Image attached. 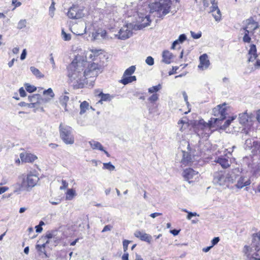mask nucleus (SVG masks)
Wrapping results in <instances>:
<instances>
[{
	"instance_id": "obj_58",
	"label": "nucleus",
	"mask_w": 260,
	"mask_h": 260,
	"mask_svg": "<svg viewBox=\"0 0 260 260\" xmlns=\"http://www.w3.org/2000/svg\"><path fill=\"white\" fill-rule=\"evenodd\" d=\"M249 56H250L248 58L249 62L253 61L257 57V55H249Z\"/></svg>"
},
{
	"instance_id": "obj_2",
	"label": "nucleus",
	"mask_w": 260,
	"mask_h": 260,
	"mask_svg": "<svg viewBox=\"0 0 260 260\" xmlns=\"http://www.w3.org/2000/svg\"><path fill=\"white\" fill-rule=\"evenodd\" d=\"M226 104L225 103L222 105H219L215 107L212 111L213 114L216 117L211 118V120L208 123L205 122L203 120H201L199 123V127L201 129L209 128L213 126V124L218 125L220 123V121H222L226 117Z\"/></svg>"
},
{
	"instance_id": "obj_7",
	"label": "nucleus",
	"mask_w": 260,
	"mask_h": 260,
	"mask_svg": "<svg viewBox=\"0 0 260 260\" xmlns=\"http://www.w3.org/2000/svg\"><path fill=\"white\" fill-rule=\"evenodd\" d=\"M28 100L30 102L28 105L30 108H34V112H36L40 105L48 103L50 99L49 98H43L39 94H33L28 96Z\"/></svg>"
},
{
	"instance_id": "obj_1",
	"label": "nucleus",
	"mask_w": 260,
	"mask_h": 260,
	"mask_svg": "<svg viewBox=\"0 0 260 260\" xmlns=\"http://www.w3.org/2000/svg\"><path fill=\"white\" fill-rule=\"evenodd\" d=\"M87 62L76 57L68 67V77L74 88L83 87L89 78H95L101 72V67L93 62L85 69Z\"/></svg>"
},
{
	"instance_id": "obj_36",
	"label": "nucleus",
	"mask_w": 260,
	"mask_h": 260,
	"mask_svg": "<svg viewBox=\"0 0 260 260\" xmlns=\"http://www.w3.org/2000/svg\"><path fill=\"white\" fill-rule=\"evenodd\" d=\"M43 95H50V99H51V98H53L54 96V94L53 93V90L50 88H48L47 90H45L44 91H43Z\"/></svg>"
},
{
	"instance_id": "obj_40",
	"label": "nucleus",
	"mask_w": 260,
	"mask_h": 260,
	"mask_svg": "<svg viewBox=\"0 0 260 260\" xmlns=\"http://www.w3.org/2000/svg\"><path fill=\"white\" fill-rule=\"evenodd\" d=\"M55 3L52 1V4L49 8V15L53 17L54 16V11L55 10V7H54Z\"/></svg>"
},
{
	"instance_id": "obj_56",
	"label": "nucleus",
	"mask_w": 260,
	"mask_h": 260,
	"mask_svg": "<svg viewBox=\"0 0 260 260\" xmlns=\"http://www.w3.org/2000/svg\"><path fill=\"white\" fill-rule=\"evenodd\" d=\"M28 105H29V103H26L24 102H21L18 104V105L19 106H21V107L27 106L29 108H30V107Z\"/></svg>"
},
{
	"instance_id": "obj_44",
	"label": "nucleus",
	"mask_w": 260,
	"mask_h": 260,
	"mask_svg": "<svg viewBox=\"0 0 260 260\" xmlns=\"http://www.w3.org/2000/svg\"><path fill=\"white\" fill-rule=\"evenodd\" d=\"M190 34L191 37L195 39H199L202 36L201 32H199L198 33L196 34L194 32L191 31Z\"/></svg>"
},
{
	"instance_id": "obj_39",
	"label": "nucleus",
	"mask_w": 260,
	"mask_h": 260,
	"mask_svg": "<svg viewBox=\"0 0 260 260\" xmlns=\"http://www.w3.org/2000/svg\"><path fill=\"white\" fill-rule=\"evenodd\" d=\"M158 99V95L156 93L153 94L148 98V101L151 103L155 102Z\"/></svg>"
},
{
	"instance_id": "obj_22",
	"label": "nucleus",
	"mask_w": 260,
	"mask_h": 260,
	"mask_svg": "<svg viewBox=\"0 0 260 260\" xmlns=\"http://www.w3.org/2000/svg\"><path fill=\"white\" fill-rule=\"evenodd\" d=\"M136 77L135 76H127L122 77V78L120 80V82L123 85H126L133 81H136Z\"/></svg>"
},
{
	"instance_id": "obj_11",
	"label": "nucleus",
	"mask_w": 260,
	"mask_h": 260,
	"mask_svg": "<svg viewBox=\"0 0 260 260\" xmlns=\"http://www.w3.org/2000/svg\"><path fill=\"white\" fill-rule=\"evenodd\" d=\"M183 176L189 183L194 182L198 178L199 172L191 168H187L184 170Z\"/></svg>"
},
{
	"instance_id": "obj_38",
	"label": "nucleus",
	"mask_w": 260,
	"mask_h": 260,
	"mask_svg": "<svg viewBox=\"0 0 260 260\" xmlns=\"http://www.w3.org/2000/svg\"><path fill=\"white\" fill-rule=\"evenodd\" d=\"M26 21L25 19L20 20L18 23V28L22 29L26 26Z\"/></svg>"
},
{
	"instance_id": "obj_50",
	"label": "nucleus",
	"mask_w": 260,
	"mask_h": 260,
	"mask_svg": "<svg viewBox=\"0 0 260 260\" xmlns=\"http://www.w3.org/2000/svg\"><path fill=\"white\" fill-rule=\"evenodd\" d=\"M112 226L110 224L107 225L105 226L102 232L104 233L107 231H110L112 230Z\"/></svg>"
},
{
	"instance_id": "obj_17",
	"label": "nucleus",
	"mask_w": 260,
	"mask_h": 260,
	"mask_svg": "<svg viewBox=\"0 0 260 260\" xmlns=\"http://www.w3.org/2000/svg\"><path fill=\"white\" fill-rule=\"evenodd\" d=\"M20 157L22 161L26 162H34L37 158V157L36 155L31 153H21L20 154Z\"/></svg>"
},
{
	"instance_id": "obj_5",
	"label": "nucleus",
	"mask_w": 260,
	"mask_h": 260,
	"mask_svg": "<svg viewBox=\"0 0 260 260\" xmlns=\"http://www.w3.org/2000/svg\"><path fill=\"white\" fill-rule=\"evenodd\" d=\"M251 246H244L245 253H247L250 250L251 252V249L254 248L255 251L251 254V260H260V234L253 235Z\"/></svg>"
},
{
	"instance_id": "obj_62",
	"label": "nucleus",
	"mask_w": 260,
	"mask_h": 260,
	"mask_svg": "<svg viewBox=\"0 0 260 260\" xmlns=\"http://www.w3.org/2000/svg\"><path fill=\"white\" fill-rule=\"evenodd\" d=\"M35 228L36 230V232L37 233H41L43 230V228H42V226L39 225L36 226Z\"/></svg>"
},
{
	"instance_id": "obj_35",
	"label": "nucleus",
	"mask_w": 260,
	"mask_h": 260,
	"mask_svg": "<svg viewBox=\"0 0 260 260\" xmlns=\"http://www.w3.org/2000/svg\"><path fill=\"white\" fill-rule=\"evenodd\" d=\"M25 88L27 91L29 92H32L36 90V87L33 85H31L28 83H25L24 84Z\"/></svg>"
},
{
	"instance_id": "obj_18",
	"label": "nucleus",
	"mask_w": 260,
	"mask_h": 260,
	"mask_svg": "<svg viewBox=\"0 0 260 260\" xmlns=\"http://www.w3.org/2000/svg\"><path fill=\"white\" fill-rule=\"evenodd\" d=\"M200 63L198 66L199 68L202 69H207L210 64V61L208 59V55L206 54H203L200 57Z\"/></svg>"
},
{
	"instance_id": "obj_53",
	"label": "nucleus",
	"mask_w": 260,
	"mask_h": 260,
	"mask_svg": "<svg viewBox=\"0 0 260 260\" xmlns=\"http://www.w3.org/2000/svg\"><path fill=\"white\" fill-rule=\"evenodd\" d=\"M46 243L44 244H43L42 245H36V248L38 250L42 251V250H44L45 248V246L46 245Z\"/></svg>"
},
{
	"instance_id": "obj_34",
	"label": "nucleus",
	"mask_w": 260,
	"mask_h": 260,
	"mask_svg": "<svg viewBox=\"0 0 260 260\" xmlns=\"http://www.w3.org/2000/svg\"><path fill=\"white\" fill-rule=\"evenodd\" d=\"M104 169H107L109 171H114L115 169V167L110 162L103 164Z\"/></svg>"
},
{
	"instance_id": "obj_47",
	"label": "nucleus",
	"mask_w": 260,
	"mask_h": 260,
	"mask_svg": "<svg viewBox=\"0 0 260 260\" xmlns=\"http://www.w3.org/2000/svg\"><path fill=\"white\" fill-rule=\"evenodd\" d=\"M61 183H62V186H61L60 187V189L63 190V189H65L66 188H67L68 186V183L64 180H62Z\"/></svg>"
},
{
	"instance_id": "obj_6",
	"label": "nucleus",
	"mask_w": 260,
	"mask_h": 260,
	"mask_svg": "<svg viewBox=\"0 0 260 260\" xmlns=\"http://www.w3.org/2000/svg\"><path fill=\"white\" fill-rule=\"evenodd\" d=\"M59 128L60 136L63 142L66 144L71 145L74 144V137L73 135L72 127L60 123Z\"/></svg>"
},
{
	"instance_id": "obj_9",
	"label": "nucleus",
	"mask_w": 260,
	"mask_h": 260,
	"mask_svg": "<svg viewBox=\"0 0 260 260\" xmlns=\"http://www.w3.org/2000/svg\"><path fill=\"white\" fill-rule=\"evenodd\" d=\"M170 7L171 5L169 3H160L159 2L152 4L150 7L151 10L153 9L154 11L159 12L161 16L169 13Z\"/></svg>"
},
{
	"instance_id": "obj_26",
	"label": "nucleus",
	"mask_w": 260,
	"mask_h": 260,
	"mask_svg": "<svg viewBox=\"0 0 260 260\" xmlns=\"http://www.w3.org/2000/svg\"><path fill=\"white\" fill-rule=\"evenodd\" d=\"M30 70L32 73L36 76V77L39 78H42L44 77V75L42 74L41 72L39 70V69L36 68L34 67H31L30 68Z\"/></svg>"
},
{
	"instance_id": "obj_41",
	"label": "nucleus",
	"mask_w": 260,
	"mask_h": 260,
	"mask_svg": "<svg viewBox=\"0 0 260 260\" xmlns=\"http://www.w3.org/2000/svg\"><path fill=\"white\" fill-rule=\"evenodd\" d=\"M62 38L64 41H69L71 39V36L70 34H66L63 30H62Z\"/></svg>"
},
{
	"instance_id": "obj_10",
	"label": "nucleus",
	"mask_w": 260,
	"mask_h": 260,
	"mask_svg": "<svg viewBox=\"0 0 260 260\" xmlns=\"http://www.w3.org/2000/svg\"><path fill=\"white\" fill-rule=\"evenodd\" d=\"M188 151H182V158L181 163L182 165L193 166L196 165L194 161V156L190 154V147L189 144L187 145Z\"/></svg>"
},
{
	"instance_id": "obj_49",
	"label": "nucleus",
	"mask_w": 260,
	"mask_h": 260,
	"mask_svg": "<svg viewBox=\"0 0 260 260\" xmlns=\"http://www.w3.org/2000/svg\"><path fill=\"white\" fill-rule=\"evenodd\" d=\"M19 92L20 95L21 97H25L26 96V93L23 87H21L19 89Z\"/></svg>"
},
{
	"instance_id": "obj_61",
	"label": "nucleus",
	"mask_w": 260,
	"mask_h": 260,
	"mask_svg": "<svg viewBox=\"0 0 260 260\" xmlns=\"http://www.w3.org/2000/svg\"><path fill=\"white\" fill-rule=\"evenodd\" d=\"M161 215V213L155 212V213H151L150 215V216L152 218H154L156 217V216H159V215Z\"/></svg>"
},
{
	"instance_id": "obj_25",
	"label": "nucleus",
	"mask_w": 260,
	"mask_h": 260,
	"mask_svg": "<svg viewBox=\"0 0 260 260\" xmlns=\"http://www.w3.org/2000/svg\"><path fill=\"white\" fill-rule=\"evenodd\" d=\"M98 95L101 97V100L99 101L100 103L102 101H110L113 98V96L110 94H105L102 92H100Z\"/></svg>"
},
{
	"instance_id": "obj_46",
	"label": "nucleus",
	"mask_w": 260,
	"mask_h": 260,
	"mask_svg": "<svg viewBox=\"0 0 260 260\" xmlns=\"http://www.w3.org/2000/svg\"><path fill=\"white\" fill-rule=\"evenodd\" d=\"M150 20L148 16H146L144 17H142V23L141 24H149Z\"/></svg>"
},
{
	"instance_id": "obj_64",
	"label": "nucleus",
	"mask_w": 260,
	"mask_h": 260,
	"mask_svg": "<svg viewBox=\"0 0 260 260\" xmlns=\"http://www.w3.org/2000/svg\"><path fill=\"white\" fill-rule=\"evenodd\" d=\"M122 260H128V253H124L123 255L122 256Z\"/></svg>"
},
{
	"instance_id": "obj_63",
	"label": "nucleus",
	"mask_w": 260,
	"mask_h": 260,
	"mask_svg": "<svg viewBox=\"0 0 260 260\" xmlns=\"http://www.w3.org/2000/svg\"><path fill=\"white\" fill-rule=\"evenodd\" d=\"M171 233L174 236H176V235H178L179 233V231L177 230H176V229H174V230H171L170 231Z\"/></svg>"
},
{
	"instance_id": "obj_19",
	"label": "nucleus",
	"mask_w": 260,
	"mask_h": 260,
	"mask_svg": "<svg viewBox=\"0 0 260 260\" xmlns=\"http://www.w3.org/2000/svg\"><path fill=\"white\" fill-rule=\"evenodd\" d=\"M251 183L250 180L245 177H241L237 181L236 186L238 188H242L247 186Z\"/></svg>"
},
{
	"instance_id": "obj_24",
	"label": "nucleus",
	"mask_w": 260,
	"mask_h": 260,
	"mask_svg": "<svg viewBox=\"0 0 260 260\" xmlns=\"http://www.w3.org/2000/svg\"><path fill=\"white\" fill-rule=\"evenodd\" d=\"M69 100V97L67 95L61 96L60 98V103L61 105L64 107V110L66 111H68L69 110L68 109L67 102Z\"/></svg>"
},
{
	"instance_id": "obj_23",
	"label": "nucleus",
	"mask_w": 260,
	"mask_h": 260,
	"mask_svg": "<svg viewBox=\"0 0 260 260\" xmlns=\"http://www.w3.org/2000/svg\"><path fill=\"white\" fill-rule=\"evenodd\" d=\"M89 143L91 146V147L93 149H98L100 150H104V148L102 144L94 140H92L89 142Z\"/></svg>"
},
{
	"instance_id": "obj_37",
	"label": "nucleus",
	"mask_w": 260,
	"mask_h": 260,
	"mask_svg": "<svg viewBox=\"0 0 260 260\" xmlns=\"http://www.w3.org/2000/svg\"><path fill=\"white\" fill-rule=\"evenodd\" d=\"M249 55H257L255 45L252 44L250 46V48L249 50Z\"/></svg>"
},
{
	"instance_id": "obj_31",
	"label": "nucleus",
	"mask_w": 260,
	"mask_h": 260,
	"mask_svg": "<svg viewBox=\"0 0 260 260\" xmlns=\"http://www.w3.org/2000/svg\"><path fill=\"white\" fill-rule=\"evenodd\" d=\"M75 196V191L73 189H69L68 190L66 194V199L68 200H71Z\"/></svg>"
},
{
	"instance_id": "obj_32",
	"label": "nucleus",
	"mask_w": 260,
	"mask_h": 260,
	"mask_svg": "<svg viewBox=\"0 0 260 260\" xmlns=\"http://www.w3.org/2000/svg\"><path fill=\"white\" fill-rule=\"evenodd\" d=\"M161 88V85L160 84H158L156 86H152L148 88V92L150 93H153L154 92H157Z\"/></svg>"
},
{
	"instance_id": "obj_57",
	"label": "nucleus",
	"mask_w": 260,
	"mask_h": 260,
	"mask_svg": "<svg viewBox=\"0 0 260 260\" xmlns=\"http://www.w3.org/2000/svg\"><path fill=\"white\" fill-rule=\"evenodd\" d=\"M8 190V187L4 186V187H0V194L6 192L7 190Z\"/></svg>"
},
{
	"instance_id": "obj_27",
	"label": "nucleus",
	"mask_w": 260,
	"mask_h": 260,
	"mask_svg": "<svg viewBox=\"0 0 260 260\" xmlns=\"http://www.w3.org/2000/svg\"><path fill=\"white\" fill-rule=\"evenodd\" d=\"M239 121L241 124H245L248 121V116L246 112L239 114Z\"/></svg>"
},
{
	"instance_id": "obj_52",
	"label": "nucleus",
	"mask_w": 260,
	"mask_h": 260,
	"mask_svg": "<svg viewBox=\"0 0 260 260\" xmlns=\"http://www.w3.org/2000/svg\"><path fill=\"white\" fill-rule=\"evenodd\" d=\"M219 240H220V239H219V237L214 238L211 241V242H212L211 246H212V247H213L214 245H215L216 244H217L218 243V242L219 241Z\"/></svg>"
},
{
	"instance_id": "obj_60",
	"label": "nucleus",
	"mask_w": 260,
	"mask_h": 260,
	"mask_svg": "<svg viewBox=\"0 0 260 260\" xmlns=\"http://www.w3.org/2000/svg\"><path fill=\"white\" fill-rule=\"evenodd\" d=\"M180 43V42L178 41V40H175V41H174V42L172 44V47L171 48L173 49H175V47L176 46V45Z\"/></svg>"
},
{
	"instance_id": "obj_48",
	"label": "nucleus",
	"mask_w": 260,
	"mask_h": 260,
	"mask_svg": "<svg viewBox=\"0 0 260 260\" xmlns=\"http://www.w3.org/2000/svg\"><path fill=\"white\" fill-rule=\"evenodd\" d=\"M199 216V215L196 212H188V215H187L186 218L188 220H190V219H191V218L192 216Z\"/></svg>"
},
{
	"instance_id": "obj_12",
	"label": "nucleus",
	"mask_w": 260,
	"mask_h": 260,
	"mask_svg": "<svg viewBox=\"0 0 260 260\" xmlns=\"http://www.w3.org/2000/svg\"><path fill=\"white\" fill-rule=\"evenodd\" d=\"M259 27V25L257 22L254 21L252 18H250L245 21V26L241 28V30L248 31L252 35L254 34V31Z\"/></svg>"
},
{
	"instance_id": "obj_20",
	"label": "nucleus",
	"mask_w": 260,
	"mask_h": 260,
	"mask_svg": "<svg viewBox=\"0 0 260 260\" xmlns=\"http://www.w3.org/2000/svg\"><path fill=\"white\" fill-rule=\"evenodd\" d=\"M218 163L223 168H228L230 166L231 162L229 159L224 157H219L215 161Z\"/></svg>"
},
{
	"instance_id": "obj_28",
	"label": "nucleus",
	"mask_w": 260,
	"mask_h": 260,
	"mask_svg": "<svg viewBox=\"0 0 260 260\" xmlns=\"http://www.w3.org/2000/svg\"><path fill=\"white\" fill-rule=\"evenodd\" d=\"M136 70V67L135 66H132L127 69L123 75V77L132 76V75L135 72Z\"/></svg>"
},
{
	"instance_id": "obj_4",
	"label": "nucleus",
	"mask_w": 260,
	"mask_h": 260,
	"mask_svg": "<svg viewBox=\"0 0 260 260\" xmlns=\"http://www.w3.org/2000/svg\"><path fill=\"white\" fill-rule=\"evenodd\" d=\"M213 176V183L220 186L228 185L235 180V177L230 173H225L223 171L215 172Z\"/></svg>"
},
{
	"instance_id": "obj_42",
	"label": "nucleus",
	"mask_w": 260,
	"mask_h": 260,
	"mask_svg": "<svg viewBox=\"0 0 260 260\" xmlns=\"http://www.w3.org/2000/svg\"><path fill=\"white\" fill-rule=\"evenodd\" d=\"M130 242H131L130 241H128L127 240H124L123 241V251H124V253H127L126 252V251L128 248V245Z\"/></svg>"
},
{
	"instance_id": "obj_13",
	"label": "nucleus",
	"mask_w": 260,
	"mask_h": 260,
	"mask_svg": "<svg viewBox=\"0 0 260 260\" xmlns=\"http://www.w3.org/2000/svg\"><path fill=\"white\" fill-rule=\"evenodd\" d=\"M211 3L212 4V6L210 7L209 13L212 14V16L216 21H220L221 14L218 7L217 2L215 0H211Z\"/></svg>"
},
{
	"instance_id": "obj_16",
	"label": "nucleus",
	"mask_w": 260,
	"mask_h": 260,
	"mask_svg": "<svg viewBox=\"0 0 260 260\" xmlns=\"http://www.w3.org/2000/svg\"><path fill=\"white\" fill-rule=\"evenodd\" d=\"M92 37L93 40H100L107 38L106 30L102 29H98L95 32H93Z\"/></svg>"
},
{
	"instance_id": "obj_43",
	"label": "nucleus",
	"mask_w": 260,
	"mask_h": 260,
	"mask_svg": "<svg viewBox=\"0 0 260 260\" xmlns=\"http://www.w3.org/2000/svg\"><path fill=\"white\" fill-rule=\"evenodd\" d=\"M145 62L148 65L152 66L154 64V59L151 56H148L146 58Z\"/></svg>"
},
{
	"instance_id": "obj_30",
	"label": "nucleus",
	"mask_w": 260,
	"mask_h": 260,
	"mask_svg": "<svg viewBox=\"0 0 260 260\" xmlns=\"http://www.w3.org/2000/svg\"><path fill=\"white\" fill-rule=\"evenodd\" d=\"M244 36L243 37V41L245 43H250L251 41V38L250 36L253 35L251 32L248 31L244 30Z\"/></svg>"
},
{
	"instance_id": "obj_59",
	"label": "nucleus",
	"mask_w": 260,
	"mask_h": 260,
	"mask_svg": "<svg viewBox=\"0 0 260 260\" xmlns=\"http://www.w3.org/2000/svg\"><path fill=\"white\" fill-rule=\"evenodd\" d=\"M180 43V42L178 41V40H175V41H174V42L172 44V47L171 48L173 49H175V47L176 46V45Z\"/></svg>"
},
{
	"instance_id": "obj_15",
	"label": "nucleus",
	"mask_w": 260,
	"mask_h": 260,
	"mask_svg": "<svg viewBox=\"0 0 260 260\" xmlns=\"http://www.w3.org/2000/svg\"><path fill=\"white\" fill-rule=\"evenodd\" d=\"M134 236L136 237L139 238L141 240L147 242L148 243H150L152 240V237L151 235L139 230L135 231L134 233Z\"/></svg>"
},
{
	"instance_id": "obj_54",
	"label": "nucleus",
	"mask_w": 260,
	"mask_h": 260,
	"mask_svg": "<svg viewBox=\"0 0 260 260\" xmlns=\"http://www.w3.org/2000/svg\"><path fill=\"white\" fill-rule=\"evenodd\" d=\"M26 50L25 49H24L22 51V52L20 56L21 60H24L26 58Z\"/></svg>"
},
{
	"instance_id": "obj_21",
	"label": "nucleus",
	"mask_w": 260,
	"mask_h": 260,
	"mask_svg": "<svg viewBox=\"0 0 260 260\" xmlns=\"http://www.w3.org/2000/svg\"><path fill=\"white\" fill-rule=\"evenodd\" d=\"M172 58V54L168 50L164 51L162 53V61L167 64H169L171 62Z\"/></svg>"
},
{
	"instance_id": "obj_3",
	"label": "nucleus",
	"mask_w": 260,
	"mask_h": 260,
	"mask_svg": "<svg viewBox=\"0 0 260 260\" xmlns=\"http://www.w3.org/2000/svg\"><path fill=\"white\" fill-rule=\"evenodd\" d=\"M39 180V177L32 172L26 175L22 174L18 177V182L15 185L17 191L28 190L36 186Z\"/></svg>"
},
{
	"instance_id": "obj_55",
	"label": "nucleus",
	"mask_w": 260,
	"mask_h": 260,
	"mask_svg": "<svg viewBox=\"0 0 260 260\" xmlns=\"http://www.w3.org/2000/svg\"><path fill=\"white\" fill-rule=\"evenodd\" d=\"M50 62H51V64H52V68H55V61H54L53 57L52 56V54H51L50 55Z\"/></svg>"
},
{
	"instance_id": "obj_33",
	"label": "nucleus",
	"mask_w": 260,
	"mask_h": 260,
	"mask_svg": "<svg viewBox=\"0 0 260 260\" xmlns=\"http://www.w3.org/2000/svg\"><path fill=\"white\" fill-rule=\"evenodd\" d=\"M45 237L47 239V240L46 242V244H49L50 243L52 242V240H53V241L55 242V241L54 240L55 237L51 233H47Z\"/></svg>"
},
{
	"instance_id": "obj_14",
	"label": "nucleus",
	"mask_w": 260,
	"mask_h": 260,
	"mask_svg": "<svg viewBox=\"0 0 260 260\" xmlns=\"http://www.w3.org/2000/svg\"><path fill=\"white\" fill-rule=\"evenodd\" d=\"M132 27V24L130 23L129 25L127 24L123 26L119 30L118 35V38L121 40H125L129 38L132 35V31L129 29Z\"/></svg>"
},
{
	"instance_id": "obj_29",
	"label": "nucleus",
	"mask_w": 260,
	"mask_h": 260,
	"mask_svg": "<svg viewBox=\"0 0 260 260\" xmlns=\"http://www.w3.org/2000/svg\"><path fill=\"white\" fill-rule=\"evenodd\" d=\"M89 107V104L86 101H84L80 104V114H83L88 109Z\"/></svg>"
},
{
	"instance_id": "obj_45",
	"label": "nucleus",
	"mask_w": 260,
	"mask_h": 260,
	"mask_svg": "<svg viewBox=\"0 0 260 260\" xmlns=\"http://www.w3.org/2000/svg\"><path fill=\"white\" fill-rule=\"evenodd\" d=\"M235 119V117H231L230 119H229L228 120H226L224 124L223 125V127L224 128H226L228 126H229V125L231 124V122Z\"/></svg>"
},
{
	"instance_id": "obj_8",
	"label": "nucleus",
	"mask_w": 260,
	"mask_h": 260,
	"mask_svg": "<svg viewBox=\"0 0 260 260\" xmlns=\"http://www.w3.org/2000/svg\"><path fill=\"white\" fill-rule=\"evenodd\" d=\"M84 7L78 5L74 4L68 11L67 16L70 19H78L84 16Z\"/></svg>"
},
{
	"instance_id": "obj_51",
	"label": "nucleus",
	"mask_w": 260,
	"mask_h": 260,
	"mask_svg": "<svg viewBox=\"0 0 260 260\" xmlns=\"http://www.w3.org/2000/svg\"><path fill=\"white\" fill-rule=\"evenodd\" d=\"M186 39V37L184 34L180 35L178 39L180 43H183Z\"/></svg>"
}]
</instances>
